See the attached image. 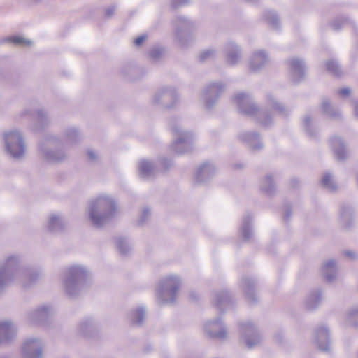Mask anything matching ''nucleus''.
<instances>
[{
	"instance_id": "20e7f679",
	"label": "nucleus",
	"mask_w": 358,
	"mask_h": 358,
	"mask_svg": "<svg viewBox=\"0 0 358 358\" xmlns=\"http://www.w3.org/2000/svg\"><path fill=\"white\" fill-rule=\"evenodd\" d=\"M88 271L80 265H72L64 272L63 285L70 296H77L87 285Z\"/></svg>"
},
{
	"instance_id": "5fc2aeb1",
	"label": "nucleus",
	"mask_w": 358,
	"mask_h": 358,
	"mask_svg": "<svg viewBox=\"0 0 358 358\" xmlns=\"http://www.w3.org/2000/svg\"><path fill=\"white\" fill-rule=\"evenodd\" d=\"M292 208L289 206H287L285 207V214H284V216H283V220L285 221V222H288L291 217H292Z\"/></svg>"
},
{
	"instance_id": "4468645a",
	"label": "nucleus",
	"mask_w": 358,
	"mask_h": 358,
	"mask_svg": "<svg viewBox=\"0 0 358 358\" xmlns=\"http://www.w3.org/2000/svg\"><path fill=\"white\" fill-rule=\"evenodd\" d=\"M43 343L36 338L27 339L22 348L23 358H41L43 355Z\"/></svg>"
},
{
	"instance_id": "473e14b6",
	"label": "nucleus",
	"mask_w": 358,
	"mask_h": 358,
	"mask_svg": "<svg viewBox=\"0 0 358 358\" xmlns=\"http://www.w3.org/2000/svg\"><path fill=\"white\" fill-rule=\"evenodd\" d=\"M336 264L333 259L327 261L322 268V275L327 282H332L336 275Z\"/></svg>"
},
{
	"instance_id": "412c9836",
	"label": "nucleus",
	"mask_w": 358,
	"mask_h": 358,
	"mask_svg": "<svg viewBox=\"0 0 358 358\" xmlns=\"http://www.w3.org/2000/svg\"><path fill=\"white\" fill-rule=\"evenodd\" d=\"M138 172L139 176L141 179L149 180L156 176L157 169L152 162L147 159H142L138 164Z\"/></svg>"
},
{
	"instance_id": "6e6552de",
	"label": "nucleus",
	"mask_w": 358,
	"mask_h": 358,
	"mask_svg": "<svg viewBox=\"0 0 358 358\" xmlns=\"http://www.w3.org/2000/svg\"><path fill=\"white\" fill-rule=\"evenodd\" d=\"M196 29L194 22L184 16H178L175 21V36L182 48L187 47L193 41V33Z\"/></svg>"
},
{
	"instance_id": "c756f323",
	"label": "nucleus",
	"mask_w": 358,
	"mask_h": 358,
	"mask_svg": "<svg viewBox=\"0 0 358 358\" xmlns=\"http://www.w3.org/2000/svg\"><path fill=\"white\" fill-rule=\"evenodd\" d=\"M266 101L267 106H270L273 110L276 111L281 116L286 117L289 115L290 110L287 109L282 103L279 102L273 94H266Z\"/></svg>"
},
{
	"instance_id": "aec40b11",
	"label": "nucleus",
	"mask_w": 358,
	"mask_h": 358,
	"mask_svg": "<svg viewBox=\"0 0 358 358\" xmlns=\"http://www.w3.org/2000/svg\"><path fill=\"white\" fill-rule=\"evenodd\" d=\"M289 64L293 82H300L304 77V62L298 58H293L289 60Z\"/></svg>"
},
{
	"instance_id": "f8f14e48",
	"label": "nucleus",
	"mask_w": 358,
	"mask_h": 358,
	"mask_svg": "<svg viewBox=\"0 0 358 358\" xmlns=\"http://www.w3.org/2000/svg\"><path fill=\"white\" fill-rule=\"evenodd\" d=\"M239 327L241 337L248 348H252L261 343V336L252 323H241Z\"/></svg>"
},
{
	"instance_id": "a19ab883",
	"label": "nucleus",
	"mask_w": 358,
	"mask_h": 358,
	"mask_svg": "<svg viewBox=\"0 0 358 358\" xmlns=\"http://www.w3.org/2000/svg\"><path fill=\"white\" fill-rule=\"evenodd\" d=\"M321 184L323 187L331 192H334L337 189V185L332 180L331 175L329 173H327L324 175L321 180Z\"/></svg>"
},
{
	"instance_id": "2f4dec72",
	"label": "nucleus",
	"mask_w": 358,
	"mask_h": 358,
	"mask_svg": "<svg viewBox=\"0 0 358 358\" xmlns=\"http://www.w3.org/2000/svg\"><path fill=\"white\" fill-rule=\"evenodd\" d=\"M80 140V134L75 127H69L66 129L63 134L62 144L72 145L77 143Z\"/></svg>"
},
{
	"instance_id": "09e8293b",
	"label": "nucleus",
	"mask_w": 358,
	"mask_h": 358,
	"mask_svg": "<svg viewBox=\"0 0 358 358\" xmlns=\"http://www.w3.org/2000/svg\"><path fill=\"white\" fill-rule=\"evenodd\" d=\"M215 52L213 50H206L203 51L199 56L201 62H205L215 57Z\"/></svg>"
},
{
	"instance_id": "ea45409f",
	"label": "nucleus",
	"mask_w": 358,
	"mask_h": 358,
	"mask_svg": "<svg viewBox=\"0 0 358 358\" xmlns=\"http://www.w3.org/2000/svg\"><path fill=\"white\" fill-rule=\"evenodd\" d=\"M116 247L122 255H127L131 250L127 240L123 237H118L115 239Z\"/></svg>"
},
{
	"instance_id": "4c0bfd02",
	"label": "nucleus",
	"mask_w": 358,
	"mask_h": 358,
	"mask_svg": "<svg viewBox=\"0 0 358 358\" xmlns=\"http://www.w3.org/2000/svg\"><path fill=\"white\" fill-rule=\"evenodd\" d=\"M262 19L265 20L273 29L280 28V20L278 15L272 10H265L262 14Z\"/></svg>"
},
{
	"instance_id": "5701e85b",
	"label": "nucleus",
	"mask_w": 358,
	"mask_h": 358,
	"mask_svg": "<svg viewBox=\"0 0 358 358\" xmlns=\"http://www.w3.org/2000/svg\"><path fill=\"white\" fill-rule=\"evenodd\" d=\"M227 62L230 65L236 64L241 57V50L237 44L229 41L226 43L224 49Z\"/></svg>"
},
{
	"instance_id": "79ce46f5",
	"label": "nucleus",
	"mask_w": 358,
	"mask_h": 358,
	"mask_svg": "<svg viewBox=\"0 0 358 358\" xmlns=\"http://www.w3.org/2000/svg\"><path fill=\"white\" fill-rule=\"evenodd\" d=\"M322 110L323 113L329 115L331 117H338L340 116V112L331 107L328 99L323 100L322 103Z\"/></svg>"
},
{
	"instance_id": "de8ad7c7",
	"label": "nucleus",
	"mask_w": 358,
	"mask_h": 358,
	"mask_svg": "<svg viewBox=\"0 0 358 358\" xmlns=\"http://www.w3.org/2000/svg\"><path fill=\"white\" fill-rule=\"evenodd\" d=\"M348 23V19L345 17L341 16L335 18L330 25L334 31H338Z\"/></svg>"
},
{
	"instance_id": "ddd939ff",
	"label": "nucleus",
	"mask_w": 358,
	"mask_h": 358,
	"mask_svg": "<svg viewBox=\"0 0 358 358\" xmlns=\"http://www.w3.org/2000/svg\"><path fill=\"white\" fill-rule=\"evenodd\" d=\"M52 310V308L50 306H41L28 312L27 314V320L31 324L45 325L48 322Z\"/></svg>"
},
{
	"instance_id": "6ab92c4d",
	"label": "nucleus",
	"mask_w": 358,
	"mask_h": 358,
	"mask_svg": "<svg viewBox=\"0 0 358 358\" xmlns=\"http://www.w3.org/2000/svg\"><path fill=\"white\" fill-rule=\"evenodd\" d=\"M215 173V168L213 164L203 163L196 171L194 176L196 183H205L211 179Z\"/></svg>"
},
{
	"instance_id": "a18cd8bd",
	"label": "nucleus",
	"mask_w": 358,
	"mask_h": 358,
	"mask_svg": "<svg viewBox=\"0 0 358 358\" xmlns=\"http://www.w3.org/2000/svg\"><path fill=\"white\" fill-rule=\"evenodd\" d=\"M303 124L306 132L310 137L314 138L316 136V131L312 125L311 118L309 115L305 116Z\"/></svg>"
},
{
	"instance_id": "8fccbe9b",
	"label": "nucleus",
	"mask_w": 358,
	"mask_h": 358,
	"mask_svg": "<svg viewBox=\"0 0 358 358\" xmlns=\"http://www.w3.org/2000/svg\"><path fill=\"white\" fill-rule=\"evenodd\" d=\"M162 53V49H161L160 48H154L150 51L149 56L151 59H152L155 62H157L160 59Z\"/></svg>"
},
{
	"instance_id": "69168bd1",
	"label": "nucleus",
	"mask_w": 358,
	"mask_h": 358,
	"mask_svg": "<svg viewBox=\"0 0 358 358\" xmlns=\"http://www.w3.org/2000/svg\"><path fill=\"white\" fill-rule=\"evenodd\" d=\"M242 167H243V165L240 164H237L234 165V168H236V169H240V168H242Z\"/></svg>"
},
{
	"instance_id": "052dcab7",
	"label": "nucleus",
	"mask_w": 358,
	"mask_h": 358,
	"mask_svg": "<svg viewBox=\"0 0 358 358\" xmlns=\"http://www.w3.org/2000/svg\"><path fill=\"white\" fill-rule=\"evenodd\" d=\"M344 255L350 259H354L357 257V255L355 254V252H354L352 251H350V250L345 251Z\"/></svg>"
},
{
	"instance_id": "37998d69",
	"label": "nucleus",
	"mask_w": 358,
	"mask_h": 358,
	"mask_svg": "<svg viewBox=\"0 0 358 358\" xmlns=\"http://www.w3.org/2000/svg\"><path fill=\"white\" fill-rule=\"evenodd\" d=\"M325 66L327 71L335 76H340L342 74V71L338 63L334 59L327 61L325 63Z\"/></svg>"
},
{
	"instance_id": "338daca9",
	"label": "nucleus",
	"mask_w": 358,
	"mask_h": 358,
	"mask_svg": "<svg viewBox=\"0 0 358 358\" xmlns=\"http://www.w3.org/2000/svg\"><path fill=\"white\" fill-rule=\"evenodd\" d=\"M247 1L250 3H255L257 2L258 0H247Z\"/></svg>"
},
{
	"instance_id": "4be33fe9",
	"label": "nucleus",
	"mask_w": 358,
	"mask_h": 358,
	"mask_svg": "<svg viewBox=\"0 0 358 358\" xmlns=\"http://www.w3.org/2000/svg\"><path fill=\"white\" fill-rule=\"evenodd\" d=\"M232 302L231 296L227 291H220L214 293L213 303L214 306L222 313Z\"/></svg>"
},
{
	"instance_id": "2eb2a0df",
	"label": "nucleus",
	"mask_w": 358,
	"mask_h": 358,
	"mask_svg": "<svg viewBox=\"0 0 358 358\" xmlns=\"http://www.w3.org/2000/svg\"><path fill=\"white\" fill-rule=\"evenodd\" d=\"M204 331L211 338L222 340L227 337L226 327L220 318L206 322Z\"/></svg>"
},
{
	"instance_id": "1a4fd4ad",
	"label": "nucleus",
	"mask_w": 358,
	"mask_h": 358,
	"mask_svg": "<svg viewBox=\"0 0 358 358\" xmlns=\"http://www.w3.org/2000/svg\"><path fill=\"white\" fill-rule=\"evenodd\" d=\"M5 148L7 152L15 159H22L25 152V145L22 134L16 131L4 134Z\"/></svg>"
},
{
	"instance_id": "e433bc0d",
	"label": "nucleus",
	"mask_w": 358,
	"mask_h": 358,
	"mask_svg": "<svg viewBox=\"0 0 358 358\" xmlns=\"http://www.w3.org/2000/svg\"><path fill=\"white\" fill-rule=\"evenodd\" d=\"M261 191L268 196H272L275 192V185L271 175H267L260 182Z\"/></svg>"
},
{
	"instance_id": "7c9ffc66",
	"label": "nucleus",
	"mask_w": 358,
	"mask_h": 358,
	"mask_svg": "<svg viewBox=\"0 0 358 358\" xmlns=\"http://www.w3.org/2000/svg\"><path fill=\"white\" fill-rule=\"evenodd\" d=\"M65 222L62 217L57 214L50 215L48 221V229L51 233L61 232L64 229Z\"/></svg>"
},
{
	"instance_id": "3c124183",
	"label": "nucleus",
	"mask_w": 358,
	"mask_h": 358,
	"mask_svg": "<svg viewBox=\"0 0 358 358\" xmlns=\"http://www.w3.org/2000/svg\"><path fill=\"white\" fill-rule=\"evenodd\" d=\"M159 164L161 166L162 171H168L173 165V162L171 159L166 157H162L159 160Z\"/></svg>"
},
{
	"instance_id": "0e129e2a",
	"label": "nucleus",
	"mask_w": 358,
	"mask_h": 358,
	"mask_svg": "<svg viewBox=\"0 0 358 358\" xmlns=\"http://www.w3.org/2000/svg\"><path fill=\"white\" fill-rule=\"evenodd\" d=\"M189 296L192 300H196L198 299V295L196 292H191Z\"/></svg>"
},
{
	"instance_id": "b1692460",
	"label": "nucleus",
	"mask_w": 358,
	"mask_h": 358,
	"mask_svg": "<svg viewBox=\"0 0 358 358\" xmlns=\"http://www.w3.org/2000/svg\"><path fill=\"white\" fill-rule=\"evenodd\" d=\"M339 222L345 229H350L354 225L353 208L350 205H343L340 212Z\"/></svg>"
},
{
	"instance_id": "c03bdc74",
	"label": "nucleus",
	"mask_w": 358,
	"mask_h": 358,
	"mask_svg": "<svg viewBox=\"0 0 358 358\" xmlns=\"http://www.w3.org/2000/svg\"><path fill=\"white\" fill-rule=\"evenodd\" d=\"M346 322L350 326L358 327V307H355L349 310Z\"/></svg>"
},
{
	"instance_id": "13d9d810",
	"label": "nucleus",
	"mask_w": 358,
	"mask_h": 358,
	"mask_svg": "<svg viewBox=\"0 0 358 358\" xmlns=\"http://www.w3.org/2000/svg\"><path fill=\"white\" fill-rule=\"evenodd\" d=\"M146 38H147L146 35H141V36L137 37L134 41L135 45L140 46L143 43V41L146 39Z\"/></svg>"
},
{
	"instance_id": "58836bf2",
	"label": "nucleus",
	"mask_w": 358,
	"mask_h": 358,
	"mask_svg": "<svg viewBox=\"0 0 358 358\" xmlns=\"http://www.w3.org/2000/svg\"><path fill=\"white\" fill-rule=\"evenodd\" d=\"M145 315L143 307H139L130 313V320L133 325L141 326L143 324Z\"/></svg>"
},
{
	"instance_id": "72a5a7b5",
	"label": "nucleus",
	"mask_w": 358,
	"mask_h": 358,
	"mask_svg": "<svg viewBox=\"0 0 358 358\" xmlns=\"http://www.w3.org/2000/svg\"><path fill=\"white\" fill-rule=\"evenodd\" d=\"M120 72L122 76L128 80H135L140 77V69L131 63L123 65Z\"/></svg>"
},
{
	"instance_id": "603ef678",
	"label": "nucleus",
	"mask_w": 358,
	"mask_h": 358,
	"mask_svg": "<svg viewBox=\"0 0 358 358\" xmlns=\"http://www.w3.org/2000/svg\"><path fill=\"white\" fill-rule=\"evenodd\" d=\"M150 215V210L145 207L143 208V212L138 219V223L139 225H142L143 224L146 220H148V218L149 217V216Z\"/></svg>"
},
{
	"instance_id": "bf43d9fd",
	"label": "nucleus",
	"mask_w": 358,
	"mask_h": 358,
	"mask_svg": "<svg viewBox=\"0 0 358 358\" xmlns=\"http://www.w3.org/2000/svg\"><path fill=\"white\" fill-rule=\"evenodd\" d=\"M87 155L91 161H95L97 159V155L92 150L87 151Z\"/></svg>"
},
{
	"instance_id": "bb28decb",
	"label": "nucleus",
	"mask_w": 358,
	"mask_h": 358,
	"mask_svg": "<svg viewBox=\"0 0 358 358\" xmlns=\"http://www.w3.org/2000/svg\"><path fill=\"white\" fill-rule=\"evenodd\" d=\"M239 138L253 150H259L263 148L259 135L257 132H245L241 134Z\"/></svg>"
},
{
	"instance_id": "393cba45",
	"label": "nucleus",
	"mask_w": 358,
	"mask_h": 358,
	"mask_svg": "<svg viewBox=\"0 0 358 358\" xmlns=\"http://www.w3.org/2000/svg\"><path fill=\"white\" fill-rule=\"evenodd\" d=\"M268 55L264 50L254 52L249 62V68L252 71L261 69L268 62Z\"/></svg>"
},
{
	"instance_id": "f257e3e1",
	"label": "nucleus",
	"mask_w": 358,
	"mask_h": 358,
	"mask_svg": "<svg viewBox=\"0 0 358 358\" xmlns=\"http://www.w3.org/2000/svg\"><path fill=\"white\" fill-rule=\"evenodd\" d=\"M41 274L37 268L20 267L19 257L10 255L0 264V294L14 279H18L27 288L36 282Z\"/></svg>"
},
{
	"instance_id": "c9c22d12",
	"label": "nucleus",
	"mask_w": 358,
	"mask_h": 358,
	"mask_svg": "<svg viewBox=\"0 0 358 358\" xmlns=\"http://www.w3.org/2000/svg\"><path fill=\"white\" fill-rule=\"evenodd\" d=\"M251 222L252 215L250 213L245 215L241 226V234L245 241L250 240L252 236Z\"/></svg>"
},
{
	"instance_id": "864d4df0",
	"label": "nucleus",
	"mask_w": 358,
	"mask_h": 358,
	"mask_svg": "<svg viewBox=\"0 0 358 358\" xmlns=\"http://www.w3.org/2000/svg\"><path fill=\"white\" fill-rule=\"evenodd\" d=\"M189 2V0H171V6L173 8L187 5Z\"/></svg>"
},
{
	"instance_id": "7ed1b4c3",
	"label": "nucleus",
	"mask_w": 358,
	"mask_h": 358,
	"mask_svg": "<svg viewBox=\"0 0 358 358\" xmlns=\"http://www.w3.org/2000/svg\"><path fill=\"white\" fill-rule=\"evenodd\" d=\"M240 113L255 118L262 126L268 127L273 122L271 114L266 109L259 108L248 94L238 93L233 98Z\"/></svg>"
},
{
	"instance_id": "e2e57ef3",
	"label": "nucleus",
	"mask_w": 358,
	"mask_h": 358,
	"mask_svg": "<svg viewBox=\"0 0 358 358\" xmlns=\"http://www.w3.org/2000/svg\"><path fill=\"white\" fill-rule=\"evenodd\" d=\"M298 183H299V181L296 179H295V178L292 179L291 180V186H292V187H293V188L296 187Z\"/></svg>"
},
{
	"instance_id": "f704fd0d",
	"label": "nucleus",
	"mask_w": 358,
	"mask_h": 358,
	"mask_svg": "<svg viewBox=\"0 0 358 358\" xmlns=\"http://www.w3.org/2000/svg\"><path fill=\"white\" fill-rule=\"evenodd\" d=\"M322 301V292L320 289L312 291L306 300V307L309 310L317 308Z\"/></svg>"
},
{
	"instance_id": "9b49d317",
	"label": "nucleus",
	"mask_w": 358,
	"mask_h": 358,
	"mask_svg": "<svg viewBox=\"0 0 358 358\" xmlns=\"http://www.w3.org/2000/svg\"><path fill=\"white\" fill-rule=\"evenodd\" d=\"M225 85L220 82L212 83L204 89L201 97L206 109H211L217 103Z\"/></svg>"
},
{
	"instance_id": "cd10ccee",
	"label": "nucleus",
	"mask_w": 358,
	"mask_h": 358,
	"mask_svg": "<svg viewBox=\"0 0 358 358\" xmlns=\"http://www.w3.org/2000/svg\"><path fill=\"white\" fill-rule=\"evenodd\" d=\"M331 145L337 160L344 161L348 157V152L343 141L339 137H333L331 139Z\"/></svg>"
},
{
	"instance_id": "4d7b16f0",
	"label": "nucleus",
	"mask_w": 358,
	"mask_h": 358,
	"mask_svg": "<svg viewBox=\"0 0 358 358\" xmlns=\"http://www.w3.org/2000/svg\"><path fill=\"white\" fill-rule=\"evenodd\" d=\"M351 90L350 88L345 87L338 90V93L340 96L347 97L350 94Z\"/></svg>"
},
{
	"instance_id": "680f3d73",
	"label": "nucleus",
	"mask_w": 358,
	"mask_h": 358,
	"mask_svg": "<svg viewBox=\"0 0 358 358\" xmlns=\"http://www.w3.org/2000/svg\"><path fill=\"white\" fill-rule=\"evenodd\" d=\"M354 112L355 117L358 118V101L354 102Z\"/></svg>"
},
{
	"instance_id": "f03ea898",
	"label": "nucleus",
	"mask_w": 358,
	"mask_h": 358,
	"mask_svg": "<svg viewBox=\"0 0 358 358\" xmlns=\"http://www.w3.org/2000/svg\"><path fill=\"white\" fill-rule=\"evenodd\" d=\"M115 211V201L108 196L101 195L91 201L89 217L93 226L101 228L113 218Z\"/></svg>"
},
{
	"instance_id": "c85d7f7f",
	"label": "nucleus",
	"mask_w": 358,
	"mask_h": 358,
	"mask_svg": "<svg viewBox=\"0 0 358 358\" xmlns=\"http://www.w3.org/2000/svg\"><path fill=\"white\" fill-rule=\"evenodd\" d=\"M96 329V324L91 317L85 318L78 326V331L85 337H92Z\"/></svg>"
},
{
	"instance_id": "6e6d98bb",
	"label": "nucleus",
	"mask_w": 358,
	"mask_h": 358,
	"mask_svg": "<svg viewBox=\"0 0 358 358\" xmlns=\"http://www.w3.org/2000/svg\"><path fill=\"white\" fill-rule=\"evenodd\" d=\"M115 11V6H111L106 10L105 16L108 18L111 17L114 15Z\"/></svg>"
},
{
	"instance_id": "774afa93",
	"label": "nucleus",
	"mask_w": 358,
	"mask_h": 358,
	"mask_svg": "<svg viewBox=\"0 0 358 358\" xmlns=\"http://www.w3.org/2000/svg\"><path fill=\"white\" fill-rule=\"evenodd\" d=\"M356 180H357V187H358V172L356 173Z\"/></svg>"
},
{
	"instance_id": "f3484780",
	"label": "nucleus",
	"mask_w": 358,
	"mask_h": 358,
	"mask_svg": "<svg viewBox=\"0 0 358 358\" xmlns=\"http://www.w3.org/2000/svg\"><path fill=\"white\" fill-rule=\"evenodd\" d=\"M257 282L255 278L244 276L241 280V287L245 294L246 299L252 303L257 302V297L255 293Z\"/></svg>"
},
{
	"instance_id": "39448f33",
	"label": "nucleus",
	"mask_w": 358,
	"mask_h": 358,
	"mask_svg": "<svg viewBox=\"0 0 358 358\" xmlns=\"http://www.w3.org/2000/svg\"><path fill=\"white\" fill-rule=\"evenodd\" d=\"M61 146L62 140L55 136H48L38 145V152L41 157L50 163H59L67 158V154Z\"/></svg>"
},
{
	"instance_id": "49530a36",
	"label": "nucleus",
	"mask_w": 358,
	"mask_h": 358,
	"mask_svg": "<svg viewBox=\"0 0 358 358\" xmlns=\"http://www.w3.org/2000/svg\"><path fill=\"white\" fill-rule=\"evenodd\" d=\"M3 41H9L16 45H20L23 46H29L32 44V42L29 40H27L22 36H12L8 38H6Z\"/></svg>"
},
{
	"instance_id": "dca6fc26",
	"label": "nucleus",
	"mask_w": 358,
	"mask_h": 358,
	"mask_svg": "<svg viewBox=\"0 0 358 358\" xmlns=\"http://www.w3.org/2000/svg\"><path fill=\"white\" fill-rule=\"evenodd\" d=\"M314 340L318 348L323 352L330 350V335L329 329L324 326L319 327L315 330Z\"/></svg>"
},
{
	"instance_id": "423d86ee",
	"label": "nucleus",
	"mask_w": 358,
	"mask_h": 358,
	"mask_svg": "<svg viewBox=\"0 0 358 358\" xmlns=\"http://www.w3.org/2000/svg\"><path fill=\"white\" fill-rule=\"evenodd\" d=\"M169 127L176 139L171 145V150L176 154L182 155L191 152L193 149L194 136L192 132L182 130L176 124V120H169Z\"/></svg>"
},
{
	"instance_id": "a878e982",
	"label": "nucleus",
	"mask_w": 358,
	"mask_h": 358,
	"mask_svg": "<svg viewBox=\"0 0 358 358\" xmlns=\"http://www.w3.org/2000/svg\"><path fill=\"white\" fill-rule=\"evenodd\" d=\"M16 334V329L9 321L0 322V344L11 341Z\"/></svg>"
},
{
	"instance_id": "a211bd4d",
	"label": "nucleus",
	"mask_w": 358,
	"mask_h": 358,
	"mask_svg": "<svg viewBox=\"0 0 358 358\" xmlns=\"http://www.w3.org/2000/svg\"><path fill=\"white\" fill-rule=\"evenodd\" d=\"M22 115H29L31 119L37 121L38 125L34 128L36 131L43 129L50 122L47 113L42 109H27L22 113Z\"/></svg>"
},
{
	"instance_id": "9d476101",
	"label": "nucleus",
	"mask_w": 358,
	"mask_h": 358,
	"mask_svg": "<svg viewBox=\"0 0 358 358\" xmlns=\"http://www.w3.org/2000/svg\"><path fill=\"white\" fill-rule=\"evenodd\" d=\"M178 101V94L176 90L171 87L161 88L153 97V103L156 106L164 108H171Z\"/></svg>"
},
{
	"instance_id": "0eeeda50",
	"label": "nucleus",
	"mask_w": 358,
	"mask_h": 358,
	"mask_svg": "<svg viewBox=\"0 0 358 358\" xmlns=\"http://www.w3.org/2000/svg\"><path fill=\"white\" fill-rule=\"evenodd\" d=\"M180 285V280L177 276L170 275L161 280L157 291L158 303L162 305L174 303Z\"/></svg>"
}]
</instances>
